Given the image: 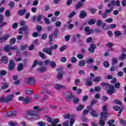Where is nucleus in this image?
<instances>
[{
	"instance_id": "obj_1",
	"label": "nucleus",
	"mask_w": 126,
	"mask_h": 126,
	"mask_svg": "<svg viewBox=\"0 0 126 126\" xmlns=\"http://www.w3.org/2000/svg\"><path fill=\"white\" fill-rule=\"evenodd\" d=\"M45 118H47V121L48 122V123H50V124H51V125L53 126H62L61 124H59L60 122V119L58 118H55V119H52V117L51 116H49L48 115L45 116Z\"/></svg>"
},
{
	"instance_id": "obj_2",
	"label": "nucleus",
	"mask_w": 126,
	"mask_h": 126,
	"mask_svg": "<svg viewBox=\"0 0 126 126\" xmlns=\"http://www.w3.org/2000/svg\"><path fill=\"white\" fill-rule=\"evenodd\" d=\"M109 114L106 112H101L100 113V118L99 122V125L101 126H105V122L107 121V118H108Z\"/></svg>"
},
{
	"instance_id": "obj_3",
	"label": "nucleus",
	"mask_w": 126,
	"mask_h": 126,
	"mask_svg": "<svg viewBox=\"0 0 126 126\" xmlns=\"http://www.w3.org/2000/svg\"><path fill=\"white\" fill-rule=\"evenodd\" d=\"M36 113L34 111H29L27 112L26 118L30 120H32V119H37L39 118V116L36 115Z\"/></svg>"
},
{
	"instance_id": "obj_4",
	"label": "nucleus",
	"mask_w": 126,
	"mask_h": 126,
	"mask_svg": "<svg viewBox=\"0 0 126 126\" xmlns=\"http://www.w3.org/2000/svg\"><path fill=\"white\" fill-rule=\"evenodd\" d=\"M101 85L102 86H106V87H108L109 88L107 90L108 94H109V95H112L113 93H114V92H115V89H114V86L108 85L105 82H102L101 83Z\"/></svg>"
},
{
	"instance_id": "obj_5",
	"label": "nucleus",
	"mask_w": 126,
	"mask_h": 126,
	"mask_svg": "<svg viewBox=\"0 0 126 126\" xmlns=\"http://www.w3.org/2000/svg\"><path fill=\"white\" fill-rule=\"evenodd\" d=\"M14 97V94H11L7 95V97H1L0 98V101L1 102H5L6 103H8V102H10L12 101L13 98Z\"/></svg>"
},
{
	"instance_id": "obj_6",
	"label": "nucleus",
	"mask_w": 126,
	"mask_h": 126,
	"mask_svg": "<svg viewBox=\"0 0 126 126\" xmlns=\"http://www.w3.org/2000/svg\"><path fill=\"white\" fill-rule=\"evenodd\" d=\"M58 48V45L55 44L53 46H51L50 48H44L43 49V52L49 55V56H52L53 50H56Z\"/></svg>"
},
{
	"instance_id": "obj_7",
	"label": "nucleus",
	"mask_w": 126,
	"mask_h": 126,
	"mask_svg": "<svg viewBox=\"0 0 126 126\" xmlns=\"http://www.w3.org/2000/svg\"><path fill=\"white\" fill-rule=\"evenodd\" d=\"M26 83L28 84H30L31 85H33L36 83V81H35V79L34 78H27L24 80Z\"/></svg>"
},
{
	"instance_id": "obj_8",
	"label": "nucleus",
	"mask_w": 126,
	"mask_h": 126,
	"mask_svg": "<svg viewBox=\"0 0 126 126\" xmlns=\"http://www.w3.org/2000/svg\"><path fill=\"white\" fill-rule=\"evenodd\" d=\"M112 11H113V8H109L106 9L104 11V14H102V17L103 18H106V17H108V15H109Z\"/></svg>"
},
{
	"instance_id": "obj_9",
	"label": "nucleus",
	"mask_w": 126,
	"mask_h": 126,
	"mask_svg": "<svg viewBox=\"0 0 126 126\" xmlns=\"http://www.w3.org/2000/svg\"><path fill=\"white\" fill-rule=\"evenodd\" d=\"M65 97L67 100L68 101L71 100L74 98V96H73V94L71 93L67 92L65 94Z\"/></svg>"
},
{
	"instance_id": "obj_10",
	"label": "nucleus",
	"mask_w": 126,
	"mask_h": 126,
	"mask_svg": "<svg viewBox=\"0 0 126 126\" xmlns=\"http://www.w3.org/2000/svg\"><path fill=\"white\" fill-rule=\"evenodd\" d=\"M84 31L88 35H90V34H92L93 33V30L90 29L89 27L87 26L84 29Z\"/></svg>"
},
{
	"instance_id": "obj_11",
	"label": "nucleus",
	"mask_w": 126,
	"mask_h": 126,
	"mask_svg": "<svg viewBox=\"0 0 126 126\" xmlns=\"http://www.w3.org/2000/svg\"><path fill=\"white\" fill-rule=\"evenodd\" d=\"M113 109L114 111H117V112H119V116H121V113L123 111V107L115 105L113 106Z\"/></svg>"
},
{
	"instance_id": "obj_12",
	"label": "nucleus",
	"mask_w": 126,
	"mask_h": 126,
	"mask_svg": "<svg viewBox=\"0 0 126 126\" xmlns=\"http://www.w3.org/2000/svg\"><path fill=\"white\" fill-rule=\"evenodd\" d=\"M15 65V64L14 63V62L12 60H11L9 64V67H8L9 70H12V69L14 68Z\"/></svg>"
},
{
	"instance_id": "obj_13",
	"label": "nucleus",
	"mask_w": 126,
	"mask_h": 126,
	"mask_svg": "<svg viewBox=\"0 0 126 126\" xmlns=\"http://www.w3.org/2000/svg\"><path fill=\"white\" fill-rule=\"evenodd\" d=\"M108 7L109 8H113L115 6V0H110V2L107 4Z\"/></svg>"
},
{
	"instance_id": "obj_14",
	"label": "nucleus",
	"mask_w": 126,
	"mask_h": 126,
	"mask_svg": "<svg viewBox=\"0 0 126 126\" xmlns=\"http://www.w3.org/2000/svg\"><path fill=\"white\" fill-rule=\"evenodd\" d=\"M16 112L15 111H10L6 113L7 117H15L16 116Z\"/></svg>"
},
{
	"instance_id": "obj_15",
	"label": "nucleus",
	"mask_w": 126,
	"mask_h": 126,
	"mask_svg": "<svg viewBox=\"0 0 126 126\" xmlns=\"http://www.w3.org/2000/svg\"><path fill=\"white\" fill-rule=\"evenodd\" d=\"M8 38H9V34H6L4 36L1 37L0 38V43H2V42H5V41L7 40Z\"/></svg>"
},
{
	"instance_id": "obj_16",
	"label": "nucleus",
	"mask_w": 126,
	"mask_h": 126,
	"mask_svg": "<svg viewBox=\"0 0 126 126\" xmlns=\"http://www.w3.org/2000/svg\"><path fill=\"white\" fill-rule=\"evenodd\" d=\"M96 48V46H95V44H92L91 45L90 47L89 48V51L90 52V53H94V51H95V48Z\"/></svg>"
},
{
	"instance_id": "obj_17",
	"label": "nucleus",
	"mask_w": 126,
	"mask_h": 126,
	"mask_svg": "<svg viewBox=\"0 0 126 126\" xmlns=\"http://www.w3.org/2000/svg\"><path fill=\"white\" fill-rule=\"evenodd\" d=\"M23 102L24 104H27V103H29V102H32V99L31 98H29L28 96H27L23 99Z\"/></svg>"
},
{
	"instance_id": "obj_18",
	"label": "nucleus",
	"mask_w": 126,
	"mask_h": 126,
	"mask_svg": "<svg viewBox=\"0 0 126 126\" xmlns=\"http://www.w3.org/2000/svg\"><path fill=\"white\" fill-rule=\"evenodd\" d=\"M90 109H91V106H87V109L83 111V115H87L90 111Z\"/></svg>"
},
{
	"instance_id": "obj_19",
	"label": "nucleus",
	"mask_w": 126,
	"mask_h": 126,
	"mask_svg": "<svg viewBox=\"0 0 126 126\" xmlns=\"http://www.w3.org/2000/svg\"><path fill=\"white\" fill-rule=\"evenodd\" d=\"M28 30V26H25L24 27H22L19 29V34H22V31H26Z\"/></svg>"
},
{
	"instance_id": "obj_20",
	"label": "nucleus",
	"mask_w": 126,
	"mask_h": 126,
	"mask_svg": "<svg viewBox=\"0 0 126 126\" xmlns=\"http://www.w3.org/2000/svg\"><path fill=\"white\" fill-rule=\"evenodd\" d=\"M87 15V14H86V12L84 11H81L79 15V17L80 18H85Z\"/></svg>"
},
{
	"instance_id": "obj_21",
	"label": "nucleus",
	"mask_w": 126,
	"mask_h": 126,
	"mask_svg": "<svg viewBox=\"0 0 126 126\" xmlns=\"http://www.w3.org/2000/svg\"><path fill=\"white\" fill-rule=\"evenodd\" d=\"M11 50V47L9 45H7L4 47V51L6 53H8Z\"/></svg>"
},
{
	"instance_id": "obj_22",
	"label": "nucleus",
	"mask_w": 126,
	"mask_h": 126,
	"mask_svg": "<svg viewBox=\"0 0 126 126\" xmlns=\"http://www.w3.org/2000/svg\"><path fill=\"white\" fill-rule=\"evenodd\" d=\"M83 109H84V106H83V105L80 104L77 106L76 111H77L78 112H80L82 111Z\"/></svg>"
},
{
	"instance_id": "obj_23",
	"label": "nucleus",
	"mask_w": 126,
	"mask_h": 126,
	"mask_svg": "<svg viewBox=\"0 0 126 126\" xmlns=\"http://www.w3.org/2000/svg\"><path fill=\"white\" fill-rule=\"evenodd\" d=\"M54 88L57 90H60L61 88H64V86L60 84H56L54 85Z\"/></svg>"
},
{
	"instance_id": "obj_24",
	"label": "nucleus",
	"mask_w": 126,
	"mask_h": 126,
	"mask_svg": "<svg viewBox=\"0 0 126 126\" xmlns=\"http://www.w3.org/2000/svg\"><path fill=\"white\" fill-rule=\"evenodd\" d=\"M37 71L38 72H45V71H46V67H41L40 68H38L37 69Z\"/></svg>"
},
{
	"instance_id": "obj_25",
	"label": "nucleus",
	"mask_w": 126,
	"mask_h": 126,
	"mask_svg": "<svg viewBox=\"0 0 126 126\" xmlns=\"http://www.w3.org/2000/svg\"><path fill=\"white\" fill-rule=\"evenodd\" d=\"M8 125L10 126H17V122L16 121H9L8 123Z\"/></svg>"
},
{
	"instance_id": "obj_26",
	"label": "nucleus",
	"mask_w": 126,
	"mask_h": 126,
	"mask_svg": "<svg viewBox=\"0 0 126 126\" xmlns=\"http://www.w3.org/2000/svg\"><path fill=\"white\" fill-rule=\"evenodd\" d=\"M43 93L45 94V96L41 99L42 101H45V100H47V99H48V96L50 94L48 92H43Z\"/></svg>"
},
{
	"instance_id": "obj_27",
	"label": "nucleus",
	"mask_w": 126,
	"mask_h": 126,
	"mask_svg": "<svg viewBox=\"0 0 126 126\" xmlns=\"http://www.w3.org/2000/svg\"><path fill=\"white\" fill-rule=\"evenodd\" d=\"M90 114L92 117H94V118H97V117H98V113H97L95 111L91 112Z\"/></svg>"
},
{
	"instance_id": "obj_28",
	"label": "nucleus",
	"mask_w": 126,
	"mask_h": 126,
	"mask_svg": "<svg viewBox=\"0 0 126 126\" xmlns=\"http://www.w3.org/2000/svg\"><path fill=\"white\" fill-rule=\"evenodd\" d=\"M86 85H87V86H92V81H91V79H87V82L86 83Z\"/></svg>"
},
{
	"instance_id": "obj_29",
	"label": "nucleus",
	"mask_w": 126,
	"mask_h": 126,
	"mask_svg": "<svg viewBox=\"0 0 126 126\" xmlns=\"http://www.w3.org/2000/svg\"><path fill=\"white\" fill-rule=\"evenodd\" d=\"M115 121L114 120H110L108 121V126H116V125L113 124Z\"/></svg>"
},
{
	"instance_id": "obj_30",
	"label": "nucleus",
	"mask_w": 126,
	"mask_h": 126,
	"mask_svg": "<svg viewBox=\"0 0 126 126\" xmlns=\"http://www.w3.org/2000/svg\"><path fill=\"white\" fill-rule=\"evenodd\" d=\"M50 65L52 68H55L56 66H57V64L55 61L51 62L50 63Z\"/></svg>"
},
{
	"instance_id": "obj_31",
	"label": "nucleus",
	"mask_w": 126,
	"mask_h": 126,
	"mask_svg": "<svg viewBox=\"0 0 126 126\" xmlns=\"http://www.w3.org/2000/svg\"><path fill=\"white\" fill-rule=\"evenodd\" d=\"M1 60L4 63H8V59L6 57L3 56L1 58Z\"/></svg>"
},
{
	"instance_id": "obj_32",
	"label": "nucleus",
	"mask_w": 126,
	"mask_h": 126,
	"mask_svg": "<svg viewBox=\"0 0 126 126\" xmlns=\"http://www.w3.org/2000/svg\"><path fill=\"white\" fill-rule=\"evenodd\" d=\"M25 92L27 95H31L33 93V91L32 90H26Z\"/></svg>"
},
{
	"instance_id": "obj_33",
	"label": "nucleus",
	"mask_w": 126,
	"mask_h": 126,
	"mask_svg": "<svg viewBox=\"0 0 126 126\" xmlns=\"http://www.w3.org/2000/svg\"><path fill=\"white\" fill-rule=\"evenodd\" d=\"M7 73V72L5 70H0V76H4Z\"/></svg>"
},
{
	"instance_id": "obj_34",
	"label": "nucleus",
	"mask_w": 126,
	"mask_h": 126,
	"mask_svg": "<svg viewBox=\"0 0 126 126\" xmlns=\"http://www.w3.org/2000/svg\"><path fill=\"white\" fill-rule=\"evenodd\" d=\"M95 22H96V20L93 19L89 21L88 22V24H89V25H93V24H95Z\"/></svg>"
},
{
	"instance_id": "obj_35",
	"label": "nucleus",
	"mask_w": 126,
	"mask_h": 126,
	"mask_svg": "<svg viewBox=\"0 0 126 126\" xmlns=\"http://www.w3.org/2000/svg\"><path fill=\"white\" fill-rule=\"evenodd\" d=\"M25 12H27V10L24 9L23 10H20L19 12V14L20 15H24V14H25Z\"/></svg>"
},
{
	"instance_id": "obj_36",
	"label": "nucleus",
	"mask_w": 126,
	"mask_h": 126,
	"mask_svg": "<svg viewBox=\"0 0 126 126\" xmlns=\"http://www.w3.org/2000/svg\"><path fill=\"white\" fill-rule=\"evenodd\" d=\"M78 65L80 66H84V65H85V61L84 60L80 61L78 63Z\"/></svg>"
},
{
	"instance_id": "obj_37",
	"label": "nucleus",
	"mask_w": 126,
	"mask_h": 126,
	"mask_svg": "<svg viewBox=\"0 0 126 126\" xmlns=\"http://www.w3.org/2000/svg\"><path fill=\"white\" fill-rule=\"evenodd\" d=\"M119 59L121 61H124V60H125V59H126V54H122L121 56L119 57Z\"/></svg>"
},
{
	"instance_id": "obj_38",
	"label": "nucleus",
	"mask_w": 126,
	"mask_h": 126,
	"mask_svg": "<svg viewBox=\"0 0 126 126\" xmlns=\"http://www.w3.org/2000/svg\"><path fill=\"white\" fill-rule=\"evenodd\" d=\"M94 62V59L93 58H90L89 59H88L86 60V63L88 64L89 63H92Z\"/></svg>"
},
{
	"instance_id": "obj_39",
	"label": "nucleus",
	"mask_w": 126,
	"mask_h": 126,
	"mask_svg": "<svg viewBox=\"0 0 126 126\" xmlns=\"http://www.w3.org/2000/svg\"><path fill=\"white\" fill-rule=\"evenodd\" d=\"M22 69H23V64L21 63L19 64L18 66V70H19V71H21Z\"/></svg>"
},
{
	"instance_id": "obj_40",
	"label": "nucleus",
	"mask_w": 126,
	"mask_h": 126,
	"mask_svg": "<svg viewBox=\"0 0 126 126\" xmlns=\"http://www.w3.org/2000/svg\"><path fill=\"white\" fill-rule=\"evenodd\" d=\"M75 14H76V12H75V11H73L72 12L70 13V14L68 15V17H69V18H71L72 17H73V16L74 15H75Z\"/></svg>"
},
{
	"instance_id": "obj_41",
	"label": "nucleus",
	"mask_w": 126,
	"mask_h": 126,
	"mask_svg": "<svg viewBox=\"0 0 126 126\" xmlns=\"http://www.w3.org/2000/svg\"><path fill=\"white\" fill-rule=\"evenodd\" d=\"M82 6V2H79L76 5V9H78L80 8Z\"/></svg>"
},
{
	"instance_id": "obj_42",
	"label": "nucleus",
	"mask_w": 126,
	"mask_h": 126,
	"mask_svg": "<svg viewBox=\"0 0 126 126\" xmlns=\"http://www.w3.org/2000/svg\"><path fill=\"white\" fill-rule=\"evenodd\" d=\"M63 74L62 73H59L57 76V79H62Z\"/></svg>"
},
{
	"instance_id": "obj_43",
	"label": "nucleus",
	"mask_w": 126,
	"mask_h": 126,
	"mask_svg": "<svg viewBox=\"0 0 126 126\" xmlns=\"http://www.w3.org/2000/svg\"><path fill=\"white\" fill-rule=\"evenodd\" d=\"M16 41V39L15 38H12L10 40V45H13Z\"/></svg>"
},
{
	"instance_id": "obj_44",
	"label": "nucleus",
	"mask_w": 126,
	"mask_h": 126,
	"mask_svg": "<svg viewBox=\"0 0 126 126\" xmlns=\"http://www.w3.org/2000/svg\"><path fill=\"white\" fill-rule=\"evenodd\" d=\"M7 88H8V85L6 83H4V84L1 87V88L2 90L6 89Z\"/></svg>"
},
{
	"instance_id": "obj_45",
	"label": "nucleus",
	"mask_w": 126,
	"mask_h": 126,
	"mask_svg": "<svg viewBox=\"0 0 126 126\" xmlns=\"http://www.w3.org/2000/svg\"><path fill=\"white\" fill-rule=\"evenodd\" d=\"M113 102L117 105H122V102H121L119 99H115L113 100Z\"/></svg>"
},
{
	"instance_id": "obj_46",
	"label": "nucleus",
	"mask_w": 126,
	"mask_h": 126,
	"mask_svg": "<svg viewBox=\"0 0 126 126\" xmlns=\"http://www.w3.org/2000/svg\"><path fill=\"white\" fill-rule=\"evenodd\" d=\"M63 118L64 119L67 120L68 119H69L70 118V114H69V113L64 114Z\"/></svg>"
},
{
	"instance_id": "obj_47",
	"label": "nucleus",
	"mask_w": 126,
	"mask_h": 126,
	"mask_svg": "<svg viewBox=\"0 0 126 126\" xmlns=\"http://www.w3.org/2000/svg\"><path fill=\"white\" fill-rule=\"evenodd\" d=\"M103 65L104 66V67H109L110 66V64L109 63V62L108 61H105L104 63H103Z\"/></svg>"
},
{
	"instance_id": "obj_48",
	"label": "nucleus",
	"mask_w": 126,
	"mask_h": 126,
	"mask_svg": "<svg viewBox=\"0 0 126 126\" xmlns=\"http://www.w3.org/2000/svg\"><path fill=\"white\" fill-rule=\"evenodd\" d=\"M114 34L115 36H121L122 32L120 31H116L115 32Z\"/></svg>"
},
{
	"instance_id": "obj_49",
	"label": "nucleus",
	"mask_w": 126,
	"mask_h": 126,
	"mask_svg": "<svg viewBox=\"0 0 126 126\" xmlns=\"http://www.w3.org/2000/svg\"><path fill=\"white\" fill-rule=\"evenodd\" d=\"M101 80V77H96L94 79V81L98 82Z\"/></svg>"
},
{
	"instance_id": "obj_50",
	"label": "nucleus",
	"mask_w": 126,
	"mask_h": 126,
	"mask_svg": "<svg viewBox=\"0 0 126 126\" xmlns=\"http://www.w3.org/2000/svg\"><path fill=\"white\" fill-rule=\"evenodd\" d=\"M33 110H36L37 112H40L42 111V108H40L39 106H34L33 107Z\"/></svg>"
},
{
	"instance_id": "obj_51",
	"label": "nucleus",
	"mask_w": 126,
	"mask_h": 126,
	"mask_svg": "<svg viewBox=\"0 0 126 126\" xmlns=\"http://www.w3.org/2000/svg\"><path fill=\"white\" fill-rule=\"evenodd\" d=\"M71 62L74 63H76V62H77V59H76V58L72 57L71 58Z\"/></svg>"
},
{
	"instance_id": "obj_52",
	"label": "nucleus",
	"mask_w": 126,
	"mask_h": 126,
	"mask_svg": "<svg viewBox=\"0 0 126 126\" xmlns=\"http://www.w3.org/2000/svg\"><path fill=\"white\" fill-rule=\"evenodd\" d=\"M102 110L103 111L102 113H108V110L107 109V107L105 105L103 106Z\"/></svg>"
},
{
	"instance_id": "obj_53",
	"label": "nucleus",
	"mask_w": 126,
	"mask_h": 126,
	"mask_svg": "<svg viewBox=\"0 0 126 126\" xmlns=\"http://www.w3.org/2000/svg\"><path fill=\"white\" fill-rule=\"evenodd\" d=\"M37 125L39 126H46V123H45V122H38Z\"/></svg>"
},
{
	"instance_id": "obj_54",
	"label": "nucleus",
	"mask_w": 126,
	"mask_h": 126,
	"mask_svg": "<svg viewBox=\"0 0 126 126\" xmlns=\"http://www.w3.org/2000/svg\"><path fill=\"white\" fill-rule=\"evenodd\" d=\"M78 38H80V34L77 33L73 35V38L74 40H76V39H78Z\"/></svg>"
},
{
	"instance_id": "obj_55",
	"label": "nucleus",
	"mask_w": 126,
	"mask_h": 126,
	"mask_svg": "<svg viewBox=\"0 0 126 126\" xmlns=\"http://www.w3.org/2000/svg\"><path fill=\"white\" fill-rule=\"evenodd\" d=\"M42 18H44V16L43 15H38L37 16V22H39Z\"/></svg>"
},
{
	"instance_id": "obj_56",
	"label": "nucleus",
	"mask_w": 126,
	"mask_h": 126,
	"mask_svg": "<svg viewBox=\"0 0 126 126\" xmlns=\"http://www.w3.org/2000/svg\"><path fill=\"white\" fill-rule=\"evenodd\" d=\"M5 15L7 17H9V16H10V12L9 10H7L5 12Z\"/></svg>"
},
{
	"instance_id": "obj_57",
	"label": "nucleus",
	"mask_w": 126,
	"mask_h": 126,
	"mask_svg": "<svg viewBox=\"0 0 126 126\" xmlns=\"http://www.w3.org/2000/svg\"><path fill=\"white\" fill-rule=\"evenodd\" d=\"M105 22H107L108 23H112L113 22V19L108 18L107 19L105 20Z\"/></svg>"
},
{
	"instance_id": "obj_58",
	"label": "nucleus",
	"mask_w": 126,
	"mask_h": 126,
	"mask_svg": "<svg viewBox=\"0 0 126 126\" xmlns=\"http://www.w3.org/2000/svg\"><path fill=\"white\" fill-rule=\"evenodd\" d=\"M38 63H39V61H38V60L34 61L32 64L33 67L36 66L37 64H38Z\"/></svg>"
},
{
	"instance_id": "obj_59",
	"label": "nucleus",
	"mask_w": 126,
	"mask_h": 126,
	"mask_svg": "<svg viewBox=\"0 0 126 126\" xmlns=\"http://www.w3.org/2000/svg\"><path fill=\"white\" fill-rule=\"evenodd\" d=\"M44 22L46 24H50L51 23L50 20L46 18H44Z\"/></svg>"
},
{
	"instance_id": "obj_60",
	"label": "nucleus",
	"mask_w": 126,
	"mask_h": 126,
	"mask_svg": "<svg viewBox=\"0 0 126 126\" xmlns=\"http://www.w3.org/2000/svg\"><path fill=\"white\" fill-rule=\"evenodd\" d=\"M39 56L40 58H42V59H43V60H45V59H46V56H45V55H44V53L42 52L39 53Z\"/></svg>"
},
{
	"instance_id": "obj_61",
	"label": "nucleus",
	"mask_w": 126,
	"mask_h": 126,
	"mask_svg": "<svg viewBox=\"0 0 126 126\" xmlns=\"http://www.w3.org/2000/svg\"><path fill=\"white\" fill-rule=\"evenodd\" d=\"M73 102L74 104H77L79 102V98H75L73 99Z\"/></svg>"
},
{
	"instance_id": "obj_62",
	"label": "nucleus",
	"mask_w": 126,
	"mask_h": 126,
	"mask_svg": "<svg viewBox=\"0 0 126 126\" xmlns=\"http://www.w3.org/2000/svg\"><path fill=\"white\" fill-rule=\"evenodd\" d=\"M117 60L116 58H113L112 59V65H115L117 63Z\"/></svg>"
},
{
	"instance_id": "obj_63",
	"label": "nucleus",
	"mask_w": 126,
	"mask_h": 126,
	"mask_svg": "<svg viewBox=\"0 0 126 126\" xmlns=\"http://www.w3.org/2000/svg\"><path fill=\"white\" fill-rule=\"evenodd\" d=\"M87 43H91L92 42V37H89L86 39Z\"/></svg>"
},
{
	"instance_id": "obj_64",
	"label": "nucleus",
	"mask_w": 126,
	"mask_h": 126,
	"mask_svg": "<svg viewBox=\"0 0 126 126\" xmlns=\"http://www.w3.org/2000/svg\"><path fill=\"white\" fill-rule=\"evenodd\" d=\"M77 57L78 58V59H79V60H82V59H83V55L82 54H78L77 55Z\"/></svg>"
}]
</instances>
